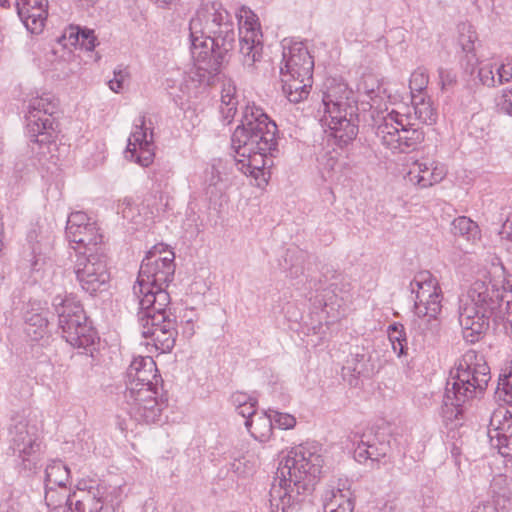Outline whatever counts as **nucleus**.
I'll use <instances>...</instances> for the list:
<instances>
[{
	"label": "nucleus",
	"mask_w": 512,
	"mask_h": 512,
	"mask_svg": "<svg viewBox=\"0 0 512 512\" xmlns=\"http://www.w3.org/2000/svg\"><path fill=\"white\" fill-rule=\"evenodd\" d=\"M490 379L488 364L469 350L450 369L446 384H488Z\"/></svg>",
	"instance_id": "obj_17"
},
{
	"label": "nucleus",
	"mask_w": 512,
	"mask_h": 512,
	"mask_svg": "<svg viewBox=\"0 0 512 512\" xmlns=\"http://www.w3.org/2000/svg\"><path fill=\"white\" fill-rule=\"evenodd\" d=\"M358 92L363 101L369 104L370 108H381L386 98V91L383 85L379 79L371 74L363 76L358 85Z\"/></svg>",
	"instance_id": "obj_31"
},
{
	"label": "nucleus",
	"mask_w": 512,
	"mask_h": 512,
	"mask_svg": "<svg viewBox=\"0 0 512 512\" xmlns=\"http://www.w3.org/2000/svg\"><path fill=\"white\" fill-rule=\"evenodd\" d=\"M380 512H387V511H386V510H382V511H380Z\"/></svg>",
	"instance_id": "obj_60"
},
{
	"label": "nucleus",
	"mask_w": 512,
	"mask_h": 512,
	"mask_svg": "<svg viewBox=\"0 0 512 512\" xmlns=\"http://www.w3.org/2000/svg\"><path fill=\"white\" fill-rule=\"evenodd\" d=\"M495 107L498 113L512 117V87L502 89L496 95Z\"/></svg>",
	"instance_id": "obj_40"
},
{
	"label": "nucleus",
	"mask_w": 512,
	"mask_h": 512,
	"mask_svg": "<svg viewBox=\"0 0 512 512\" xmlns=\"http://www.w3.org/2000/svg\"><path fill=\"white\" fill-rule=\"evenodd\" d=\"M48 309L40 302H29L24 312V332L32 341H39L48 336Z\"/></svg>",
	"instance_id": "obj_26"
},
{
	"label": "nucleus",
	"mask_w": 512,
	"mask_h": 512,
	"mask_svg": "<svg viewBox=\"0 0 512 512\" xmlns=\"http://www.w3.org/2000/svg\"><path fill=\"white\" fill-rule=\"evenodd\" d=\"M495 269H496V270H501V271H502V270H503V267H502V266H499V267H496Z\"/></svg>",
	"instance_id": "obj_58"
},
{
	"label": "nucleus",
	"mask_w": 512,
	"mask_h": 512,
	"mask_svg": "<svg viewBox=\"0 0 512 512\" xmlns=\"http://www.w3.org/2000/svg\"><path fill=\"white\" fill-rule=\"evenodd\" d=\"M325 512H353L355 507L351 481L339 478L324 494Z\"/></svg>",
	"instance_id": "obj_24"
},
{
	"label": "nucleus",
	"mask_w": 512,
	"mask_h": 512,
	"mask_svg": "<svg viewBox=\"0 0 512 512\" xmlns=\"http://www.w3.org/2000/svg\"><path fill=\"white\" fill-rule=\"evenodd\" d=\"M414 297L412 321L413 328L419 334L436 328L442 311V291L438 280L429 271L418 272L409 285Z\"/></svg>",
	"instance_id": "obj_8"
},
{
	"label": "nucleus",
	"mask_w": 512,
	"mask_h": 512,
	"mask_svg": "<svg viewBox=\"0 0 512 512\" xmlns=\"http://www.w3.org/2000/svg\"><path fill=\"white\" fill-rule=\"evenodd\" d=\"M314 61L303 42L284 39L282 42V61L280 74H295L308 78L313 74Z\"/></svg>",
	"instance_id": "obj_18"
},
{
	"label": "nucleus",
	"mask_w": 512,
	"mask_h": 512,
	"mask_svg": "<svg viewBox=\"0 0 512 512\" xmlns=\"http://www.w3.org/2000/svg\"><path fill=\"white\" fill-rule=\"evenodd\" d=\"M56 104L54 103L51 96L48 94L32 98L28 104V111L26 115H35L43 117L47 115L52 117L55 112Z\"/></svg>",
	"instance_id": "obj_36"
},
{
	"label": "nucleus",
	"mask_w": 512,
	"mask_h": 512,
	"mask_svg": "<svg viewBox=\"0 0 512 512\" xmlns=\"http://www.w3.org/2000/svg\"><path fill=\"white\" fill-rule=\"evenodd\" d=\"M164 386H141L139 389L129 388L125 398L129 406L128 412L136 421L155 423L159 420L167 398L163 392Z\"/></svg>",
	"instance_id": "obj_13"
},
{
	"label": "nucleus",
	"mask_w": 512,
	"mask_h": 512,
	"mask_svg": "<svg viewBox=\"0 0 512 512\" xmlns=\"http://www.w3.org/2000/svg\"><path fill=\"white\" fill-rule=\"evenodd\" d=\"M210 174H211V179H210L209 186L217 187V185L220 182L219 172L214 167H212L210 170Z\"/></svg>",
	"instance_id": "obj_54"
},
{
	"label": "nucleus",
	"mask_w": 512,
	"mask_h": 512,
	"mask_svg": "<svg viewBox=\"0 0 512 512\" xmlns=\"http://www.w3.org/2000/svg\"><path fill=\"white\" fill-rule=\"evenodd\" d=\"M175 254L164 246H154L142 260L133 294L139 306L156 304L158 309L168 307L170 296L166 287L173 280Z\"/></svg>",
	"instance_id": "obj_7"
},
{
	"label": "nucleus",
	"mask_w": 512,
	"mask_h": 512,
	"mask_svg": "<svg viewBox=\"0 0 512 512\" xmlns=\"http://www.w3.org/2000/svg\"><path fill=\"white\" fill-rule=\"evenodd\" d=\"M282 90L292 103H299L306 99L313 83L312 75L308 78L297 77L295 74L281 75Z\"/></svg>",
	"instance_id": "obj_29"
},
{
	"label": "nucleus",
	"mask_w": 512,
	"mask_h": 512,
	"mask_svg": "<svg viewBox=\"0 0 512 512\" xmlns=\"http://www.w3.org/2000/svg\"><path fill=\"white\" fill-rule=\"evenodd\" d=\"M271 417L273 418V425H276L279 429L289 430L295 427L296 418L294 415L289 413L279 412L273 408H269Z\"/></svg>",
	"instance_id": "obj_43"
},
{
	"label": "nucleus",
	"mask_w": 512,
	"mask_h": 512,
	"mask_svg": "<svg viewBox=\"0 0 512 512\" xmlns=\"http://www.w3.org/2000/svg\"><path fill=\"white\" fill-rule=\"evenodd\" d=\"M285 262H291L290 267L287 268L290 277L295 278L303 273L302 253L300 251L296 249L287 250L285 255Z\"/></svg>",
	"instance_id": "obj_42"
},
{
	"label": "nucleus",
	"mask_w": 512,
	"mask_h": 512,
	"mask_svg": "<svg viewBox=\"0 0 512 512\" xmlns=\"http://www.w3.org/2000/svg\"><path fill=\"white\" fill-rule=\"evenodd\" d=\"M1 7H9V0H0Z\"/></svg>",
	"instance_id": "obj_57"
},
{
	"label": "nucleus",
	"mask_w": 512,
	"mask_h": 512,
	"mask_svg": "<svg viewBox=\"0 0 512 512\" xmlns=\"http://www.w3.org/2000/svg\"><path fill=\"white\" fill-rule=\"evenodd\" d=\"M498 86L512 80V60L506 63H499L498 70Z\"/></svg>",
	"instance_id": "obj_49"
},
{
	"label": "nucleus",
	"mask_w": 512,
	"mask_h": 512,
	"mask_svg": "<svg viewBox=\"0 0 512 512\" xmlns=\"http://www.w3.org/2000/svg\"><path fill=\"white\" fill-rule=\"evenodd\" d=\"M276 132L275 122L251 103L243 109L240 124L231 137L237 169L255 179L259 187L267 183L270 175L267 169L273 162L268 156L276 151Z\"/></svg>",
	"instance_id": "obj_2"
},
{
	"label": "nucleus",
	"mask_w": 512,
	"mask_h": 512,
	"mask_svg": "<svg viewBox=\"0 0 512 512\" xmlns=\"http://www.w3.org/2000/svg\"><path fill=\"white\" fill-rule=\"evenodd\" d=\"M439 84L441 85L442 90L448 89L455 85L456 83V74L449 69L439 68Z\"/></svg>",
	"instance_id": "obj_46"
},
{
	"label": "nucleus",
	"mask_w": 512,
	"mask_h": 512,
	"mask_svg": "<svg viewBox=\"0 0 512 512\" xmlns=\"http://www.w3.org/2000/svg\"><path fill=\"white\" fill-rule=\"evenodd\" d=\"M150 1L153 2L155 5H157L160 8H166V7L173 5L178 0H150Z\"/></svg>",
	"instance_id": "obj_56"
},
{
	"label": "nucleus",
	"mask_w": 512,
	"mask_h": 512,
	"mask_svg": "<svg viewBox=\"0 0 512 512\" xmlns=\"http://www.w3.org/2000/svg\"><path fill=\"white\" fill-rule=\"evenodd\" d=\"M237 105L236 86L231 81L224 82L221 89L219 112L221 119L227 124L233 120Z\"/></svg>",
	"instance_id": "obj_32"
},
{
	"label": "nucleus",
	"mask_w": 512,
	"mask_h": 512,
	"mask_svg": "<svg viewBox=\"0 0 512 512\" xmlns=\"http://www.w3.org/2000/svg\"><path fill=\"white\" fill-rule=\"evenodd\" d=\"M129 76L130 74L127 68H116L113 72V78L109 80V88L113 92L119 93L123 89L124 84L128 81Z\"/></svg>",
	"instance_id": "obj_44"
},
{
	"label": "nucleus",
	"mask_w": 512,
	"mask_h": 512,
	"mask_svg": "<svg viewBox=\"0 0 512 512\" xmlns=\"http://www.w3.org/2000/svg\"><path fill=\"white\" fill-rule=\"evenodd\" d=\"M429 83V75L427 69L424 67H418L415 69L409 80V88L411 92V97L413 93L420 94L426 93V88Z\"/></svg>",
	"instance_id": "obj_39"
},
{
	"label": "nucleus",
	"mask_w": 512,
	"mask_h": 512,
	"mask_svg": "<svg viewBox=\"0 0 512 512\" xmlns=\"http://www.w3.org/2000/svg\"><path fill=\"white\" fill-rule=\"evenodd\" d=\"M70 478L69 468L60 460H52L45 468V486L65 488Z\"/></svg>",
	"instance_id": "obj_33"
},
{
	"label": "nucleus",
	"mask_w": 512,
	"mask_h": 512,
	"mask_svg": "<svg viewBox=\"0 0 512 512\" xmlns=\"http://www.w3.org/2000/svg\"><path fill=\"white\" fill-rule=\"evenodd\" d=\"M388 337L391 342V345L399 344L398 342L400 341L406 342L407 339L404 331V326L400 323H394L390 325L388 328Z\"/></svg>",
	"instance_id": "obj_45"
},
{
	"label": "nucleus",
	"mask_w": 512,
	"mask_h": 512,
	"mask_svg": "<svg viewBox=\"0 0 512 512\" xmlns=\"http://www.w3.org/2000/svg\"><path fill=\"white\" fill-rule=\"evenodd\" d=\"M501 281L475 280L459 299L458 320L466 342H478L489 329V321L502 301Z\"/></svg>",
	"instance_id": "obj_5"
},
{
	"label": "nucleus",
	"mask_w": 512,
	"mask_h": 512,
	"mask_svg": "<svg viewBox=\"0 0 512 512\" xmlns=\"http://www.w3.org/2000/svg\"><path fill=\"white\" fill-rule=\"evenodd\" d=\"M74 273L81 289L90 295L105 290L110 280L106 256L99 251L77 255Z\"/></svg>",
	"instance_id": "obj_15"
},
{
	"label": "nucleus",
	"mask_w": 512,
	"mask_h": 512,
	"mask_svg": "<svg viewBox=\"0 0 512 512\" xmlns=\"http://www.w3.org/2000/svg\"><path fill=\"white\" fill-rule=\"evenodd\" d=\"M436 120L437 112L427 93H413L411 106L399 104L392 109L378 125L376 135L393 153H407L424 140L423 131L415 127L416 122L432 125Z\"/></svg>",
	"instance_id": "obj_4"
},
{
	"label": "nucleus",
	"mask_w": 512,
	"mask_h": 512,
	"mask_svg": "<svg viewBox=\"0 0 512 512\" xmlns=\"http://www.w3.org/2000/svg\"><path fill=\"white\" fill-rule=\"evenodd\" d=\"M21 498L24 499L25 496L22 495ZM22 502L20 496L12 493L11 496L1 504L0 509L2 512H20Z\"/></svg>",
	"instance_id": "obj_47"
},
{
	"label": "nucleus",
	"mask_w": 512,
	"mask_h": 512,
	"mask_svg": "<svg viewBox=\"0 0 512 512\" xmlns=\"http://www.w3.org/2000/svg\"><path fill=\"white\" fill-rule=\"evenodd\" d=\"M451 231L467 241L476 242L481 239V231L476 222L466 216H459L452 221Z\"/></svg>",
	"instance_id": "obj_34"
},
{
	"label": "nucleus",
	"mask_w": 512,
	"mask_h": 512,
	"mask_svg": "<svg viewBox=\"0 0 512 512\" xmlns=\"http://www.w3.org/2000/svg\"><path fill=\"white\" fill-rule=\"evenodd\" d=\"M354 442L357 443L355 448V458L361 462L367 459L372 461H380L387 456L390 443L386 440V435L380 432H373L372 429L365 431L362 435H355Z\"/></svg>",
	"instance_id": "obj_23"
},
{
	"label": "nucleus",
	"mask_w": 512,
	"mask_h": 512,
	"mask_svg": "<svg viewBox=\"0 0 512 512\" xmlns=\"http://www.w3.org/2000/svg\"><path fill=\"white\" fill-rule=\"evenodd\" d=\"M117 212L122 215L123 219L134 222L137 209L128 199H124L117 208Z\"/></svg>",
	"instance_id": "obj_48"
},
{
	"label": "nucleus",
	"mask_w": 512,
	"mask_h": 512,
	"mask_svg": "<svg viewBox=\"0 0 512 512\" xmlns=\"http://www.w3.org/2000/svg\"><path fill=\"white\" fill-rule=\"evenodd\" d=\"M190 52L194 66L184 78L181 91L190 95L201 84H209L235 43L231 15L217 1L202 2L189 23Z\"/></svg>",
	"instance_id": "obj_1"
},
{
	"label": "nucleus",
	"mask_w": 512,
	"mask_h": 512,
	"mask_svg": "<svg viewBox=\"0 0 512 512\" xmlns=\"http://www.w3.org/2000/svg\"><path fill=\"white\" fill-rule=\"evenodd\" d=\"M47 8V0H16L17 14L27 30L33 34L43 30Z\"/></svg>",
	"instance_id": "obj_25"
},
{
	"label": "nucleus",
	"mask_w": 512,
	"mask_h": 512,
	"mask_svg": "<svg viewBox=\"0 0 512 512\" xmlns=\"http://www.w3.org/2000/svg\"><path fill=\"white\" fill-rule=\"evenodd\" d=\"M399 344H393L392 345V348H393V351L398 355V356H402L405 354V349H406V345H407V341L404 342V341H400L398 342Z\"/></svg>",
	"instance_id": "obj_55"
},
{
	"label": "nucleus",
	"mask_w": 512,
	"mask_h": 512,
	"mask_svg": "<svg viewBox=\"0 0 512 512\" xmlns=\"http://www.w3.org/2000/svg\"><path fill=\"white\" fill-rule=\"evenodd\" d=\"M245 427L250 435L259 442H267L273 434V418L269 408L260 413L255 411V414L245 419Z\"/></svg>",
	"instance_id": "obj_30"
},
{
	"label": "nucleus",
	"mask_w": 512,
	"mask_h": 512,
	"mask_svg": "<svg viewBox=\"0 0 512 512\" xmlns=\"http://www.w3.org/2000/svg\"><path fill=\"white\" fill-rule=\"evenodd\" d=\"M357 107L353 91L347 84L335 79L327 80L322 94V105L318 110L320 122L326 133L339 147L349 145L358 134L355 122Z\"/></svg>",
	"instance_id": "obj_6"
},
{
	"label": "nucleus",
	"mask_w": 512,
	"mask_h": 512,
	"mask_svg": "<svg viewBox=\"0 0 512 512\" xmlns=\"http://www.w3.org/2000/svg\"><path fill=\"white\" fill-rule=\"evenodd\" d=\"M447 174L446 164L438 160H416L410 165L405 179L418 189H427L441 183Z\"/></svg>",
	"instance_id": "obj_22"
},
{
	"label": "nucleus",
	"mask_w": 512,
	"mask_h": 512,
	"mask_svg": "<svg viewBox=\"0 0 512 512\" xmlns=\"http://www.w3.org/2000/svg\"><path fill=\"white\" fill-rule=\"evenodd\" d=\"M446 386L441 416L444 425L455 429L462 425L464 404L472 398L478 386ZM482 388V386H479Z\"/></svg>",
	"instance_id": "obj_20"
},
{
	"label": "nucleus",
	"mask_w": 512,
	"mask_h": 512,
	"mask_svg": "<svg viewBox=\"0 0 512 512\" xmlns=\"http://www.w3.org/2000/svg\"><path fill=\"white\" fill-rule=\"evenodd\" d=\"M45 146L42 147V149L44 148ZM41 148L39 147V150H38V153H41Z\"/></svg>",
	"instance_id": "obj_59"
},
{
	"label": "nucleus",
	"mask_w": 512,
	"mask_h": 512,
	"mask_svg": "<svg viewBox=\"0 0 512 512\" xmlns=\"http://www.w3.org/2000/svg\"><path fill=\"white\" fill-rule=\"evenodd\" d=\"M9 435L10 449L16 465L25 471L36 469L41 459V441L37 425L17 416L12 419Z\"/></svg>",
	"instance_id": "obj_11"
},
{
	"label": "nucleus",
	"mask_w": 512,
	"mask_h": 512,
	"mask_svg": "<svg viewBox=\"0 0 512 512\" xmlns=\"http://www.w3.org/2000/svg\"><path fill=\"white\" fill-rule=\"evenodd\" d=\"M157 366L150 356L134 357L126 371L130 384H158Z\"/></svg>",
	"instance_id": "obj_27"
},
{
	"label": "nucleus",
	"mask_w": 512,
	"mask_h": 512,
	"mask_svg": "<svg viewBox=\"0 0 512 512\" xmlns=\"http://www.w3.org/2000/svg\"><path fill=\"white\" fill-rule=\"evenodd\" d=\"M97 154L94 156L95 162H102L105 158L106 146L104 142H98L97 144Z\"/></svg>",
	"instance_id": "obj_53"
},
{
	"label": "nucleus",
	"mask_w": 512,
	"mask_h": 512,
	"mask_svg": "<svg viewBox=\"0 0 512 512\" xmlns=\"http://www.w3.org/2000/svg\"><path fill=\"white\" fill-rule=\"evenodd\" d=\"M138 321L141 327L142 336L150 341L160 353L170 352L176 341V321L168 314L167 307L158 309L156 304L149 307L139 306Z\"/></svg>",
	"instance_id": "obj_10"
},
{
	"label": "nucleus",
	"mask_w": 512,
	"mask_h": 512,
	"mask_svg": "<svg viewBox=\"0 0 512 512\" xmlns=\"http://www.w3.org/2000/svg\"><path fill=\"white\" fill-rule=\"evenodd\" d=\"M75 40L86 51H93L99 44L94 31L88 28L78 29L75 33Z\"/></svg>",
	"instance_id": "obj_41"
},
{
	"label": "nucleus",
	"mask_w": 512,
	"mask_h": 512,
	"mask_svg": "<svg viewBox=\"0 0 512 512\" xmlns=\"http://www.w3.org/2000/svg\"><path fill=\"white\" fill-rule=\"evenodd\" d=\"M230 401L236 412L245 419L257 410L258 398L253 394L236 391L231 395Z\"/></svg>",
	"instance_id": "obj_35"
},
{
	"label": "nucleus",
	"mask_w": 512,
	"mask_h": 512,
	"mask_svg": "<svg viewBox=\"0 0 512 512\" xmlns=\"http://www.w3.org/2000/svg\"><path fill=\"white\" fill-rule=\"evenodd\" d=\"M323 458L317 447L302 444L283 454L269 491L271 512H294L305 490L322 472Z\"/></svg>",
	"instance_id": "obj_3"
},
{
	"label": "nucleus",
	"mask_w": 512,
	"mask_h": 512,
	"mask_svg": "<svg viewBox=\"0 0 512 512\" xmlns=\"http://www.w3.org/2000/svg\"><path fill=\"white\" fill-rule=\"evenodd\" d=\"M498 384H512V356L501 366Z\"/></svg>",
	"instance_id": "obj_50"
},
{
	"label": "nucleus",
	"mask_w": 512,
	"mask_h": 512,
	"mask_svg": "<svg viewBox=\"0 0 512 512\" xmlns=\"http://www.w3.org/2000/svg\"><path fill=\"white\" fill-rule=\"evenodd\" d=\"M52 305L58 315L59 328L67 343L75 348H88L96 339V332L88 323L80 301L73 294H58Z\"/></svg>",
	"instance_id": "obj_9"
},
{
	"label": "nucleus",
	"mask_w": 512,
	"mask_h": 512,
	"mask_svg": "<svg viewBox=\"0 0 512 512\" xmlns=\"http://www.w3.org/2000/svg\"><path fill=\"white\" fill-rule=\"evenodd\" d=\"M154 156L153 133L145 126L144 117H140L128 138L125 157L142 167H148L153 163Z\"/></svg>",
	"instance_id": "obj_19"
},
{
	"label": "nucleus",
	"mask_w": 512,
	"mask_h": 512,
	"mask_svg": "<svg viewBox=\"0 0 512 512\" xmlns=\"http://www.w3.org/2000/svg\"><path fill=\"white\" fill-rule=\"evenodd\" d=\"M494 397L503 404H512V386H496Z\"/></svg>",
	"instance_id": "obj_51"
},
{
	"label": "nucleus",
	"mask_w": 512,
	"mask_h": 512,
	"mask_svg": "<svg viewBox=\"0 0 512 512\" xmlns=\"http://www.w3.org/2000/svg\"><path fill=\"white\" fill-rule=\"evenodd\" d=\"M459 44L466 53V57L468 62L472 60H476V55L474 53L475 50V41L477 39L476 32L472 29L470 25L462 24L459 26Z\"/></svg>",
	"instance_id": "obj_37"
},
{
	"label": "nucleus",
	"mask_w": 512,
	"mask_h": 512,
	"mask_svg": "<svg viewBox=\"0 0 512 512\" xmlns=\"http://www.w3.org/2000/svg\"><path fill=\"white\" fill-rule=\"evenodd\" d=\"M499 62L494 60H484L479 62L478 78L479 81L487 87L498 86V70Z\"/></svg>",
	"instance_id": "obj_38"
},
{
	"label": "nucleus",
	"mask_w": 512,
	"mask_h": 512,
	"mask_svg": "<svg viewBox=\"0 0 512 512\" xmlns=\"http://www.w3.org/2000/svg\"><path fill=\"white\" fill-rule=\"evenodd\" d=\"M239 26V53L244 66L250 68L262 58L263 34L257 15L249 7L237 12Z\"/></svg>",
	"instance_id": "obj_14"
},
{
	"label": "nucleus",
	"mask_w": 512,
	"mask_h": 512,
	"mask_svg": "<svg viewBox=\"0 0 512 512\" xmlns=\"http://www.w3.org/2000/svg\"><path fill=\"white\" fill-rule=\"evenodd\" d=\"M27 136L30 141L31 149L34 151V145L42 148L53 141V118L50 116L39 117L35 115H26Z\"/></svg>",
	"instance_id": "obj_28"
},
{
	"label": "nucleus",
	"mask_w": 512,
	"mask_h": 512,
	"mask_svg": "<svg viewBox=\"0 0 512 512\" xmlns=\"http://www.w3.org/2000/svg\"><path fill=\"white\" fill-rule=\"evenodd\" d=\"M499 235L502 239L512 241V212L507 216L506 220L502 224Z\"/></svg>",
	"instance_id": "obj_52"
},
{
	"label": "nucleus",
	"mask_w": 512,
	"mask_h": 512,
	"mask_svg": "<svg viewBox=\"0 0 512 512\" xmlns=\"http://www.w3.org/2000/svg\"><path fill=\"white\" fill-rule=\"evenodd\" d=\"M76 488L80 497L75 502V512H107L108 505L119 504L124 496L123 486L97 479H81Z\"/></svg>",
	"instance_id": "obj_12"
},
{
	"label": "nucleus",
	"mask_w": 512,
	"mask_h": 512,
	"mask_svg": "<svg viewBox=\"0 0 512 512\" xmlns=\"http://www.w3.org/2000/svg\"><path fill=\"white\" fill-rule=\"evenodd\" d=\"M488 436L498 452L512 462V413L505 407H499L492 413Z\"/></svg>",
	"instance_id": "obj_21"
},
{
	"label": "nucleus",
	"mask_w": 512,
	"mask_h": 512,
	"mask_svg": "<svg viewBox=\"0 0 512 512\" xmlns=\"http://www.w3.org/2000/svg\"><path fill=\"white\" fill-rule=\"evenodd\" d=\"M66 237L73 244L72 248L80 253L99 251L98 245L102 243V235L96 222L83 211L72 212L66 224Z\"/></svg>",
	"instance_id": "obj_16"
}]
</instances>
